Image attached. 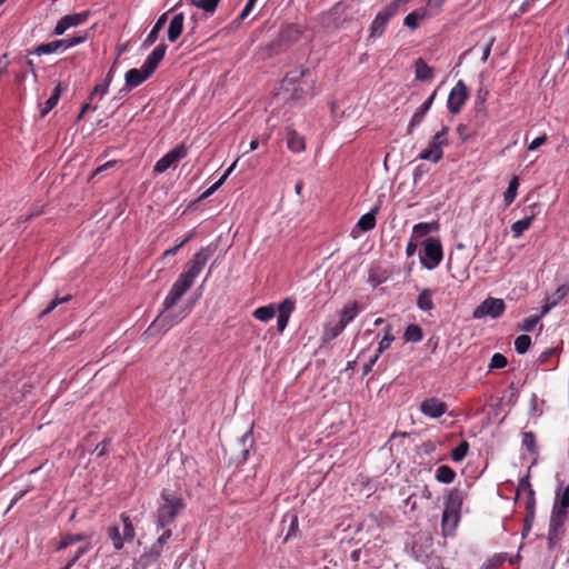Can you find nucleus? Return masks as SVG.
Listing matches in <instances>:
<instances>
[{
  "label": "nucleus",
  "mask_w": 569,
  "mask_h": 569,
  "mask_svg": "<svg viewBox=\"0 0 569 569\" xmlns=\"http://www.w3.org/2000/svg\"><path fill=\"white\" fill-rule=\"evenodd\" d=\"M309 74V69L302 67L287 73L281 82V88L288 94V99L300 100L312 91L313 80L306 79Z\"/></svg>",
  "instance_id": "f257e3e1"
},
{
  "label": "nucleus",
  "mask_w": 569,
  "mask_h": 569,
  "mask_svg": "<svg viewBox=\"0 0 569 569\" xmlns=\"http://www.w3.org/2000/svg\"><path fill=\"white\" fill-rule=\"evenodd\" d=\"M463 493L459 489H452L446 500L442 513V532L445 536L451 535L460 520V510L463 502Z\"/></svg>",
  "instance_id": "f03ea898"
},
{
  "label": "nucleus",
  "mask_w": 569,
  "mask_h": 569,
  "mask_svg": "<svg viewBox=\"0 0 569 569\" xmlns=\"http://www.w3.org/2000/svg\"><path fill=\"white\" fill-rule=\"evenodd\" d=\"M184 506L181 497L164 489L160 495V505L157 510L158 525L162 528L170 525Z\"/></svg>",
  "instance_id": "7ed1b4c3"
},
{
  "label": "nucleus",
  "mask_w": 569,
  "mask_h": 569,
  "mask_svg": "<svg viewBox=\"0 0 569 569\" xmlns=\"http://www.w3.org/2000/svg\"><path fill=\"white\" fill-rule=\"evenodd\" d=\"M448 131L449 129L443 127L439 132H437L430 140L428 147L420 152L419 158L435 163L440 161L443 156L442 147L448 144Z\"/></svg>",
  "instance_id": "20e7f679"
},
{
  "label": "nucleus",
  "mask_w": 569,
  "mask_h": 569,
  "mask_svg": "<svg viewBox=\"0 0 569 569\" xmlns=\"http://www.w3.org/2000/svg\"><path fill=\"white\" fill-rule=\"evenodd\" d=\"M423 257L421 263L425 268L435 269L442 260V246L439 239L428 238L425 242Z\"/></svg>",
  "instance_id": "39448f33"
},
{
  "label": "nucleus",
  "mask_w": 569,
  "mask_h": 569,
  "mask_svg": "<svg viewBox=\"0 0 569 569\" xmlns=\"http://www.w3.org/2000/svg\"><path fill=\"white\" fill-rule=\"evenodd\" d=\"M506 309L505 301L498 298H487L475 310L473 318L481 319L483 317L498 318Z\"/></svg>",
  "instance_id": "423d86ee"
},
{
  "label": "nucleus",
  "mask_w": 569,
  "mask_h": 569,
  "mask_svg": "<svg viewBox=\"0 0 569 569\" xmlns=\"http://www.w3.org/2000/svg\"><path fill=\"white\" fill-rule=\"evenodd\" d=\"M349 6L345 2H337L330 10L321 16V21L326 27L340 28L345 22L349 21L346 16Z\"/></svg>",
  "instance_id": "0eeeda50"
},
{
  "label": "nucleus",
  "mask_w": 569,
  "mask_h": 569,
  "mask_svg": "<svg viewBox=\"0 0 569 569\" xmlns=\"http://www.w3.org/2000/svg\"><path fill=\"white\" fill-rule=\"evenodd\" d=\"M212 252L213 251L210 247L200 249L190 260L188 270L182 273L184 278L193 282V280L199 276V273L208 262Z\"/></svg>",
  "instance_id": "6e6552de"
},
{
  "label": "nucleus",
  "mask_w": 569,
  "mask_h": 569,
  "mask_svg": "<svg viewBox=\"0 0 569 569\" xmlns=\"http://www.w3.org/2000/svg\"><path fill=\"white\" fill-rule=\"evenodd\" d=\"M396 4H388L375 18L370 27L369 39L379 38L383 34L389 20L397 13Z\"/></svg>",
  "instance_id": "1a4fd4ad"
},
{
  "label": "nucleus",
  "mask_w": 569,
  "mask_h": 569,
  "mask_svg": "<svg viewBox=\"0 0 569 569\" xmlns=\"http://www.w3.org/2000/svg\"><path fill=\"white\" fill-rule=\"evenodd\" d=\"M193 282L184 278L183 274H180L178 280L173 283L170 292L164 299L163 306L164 310L171 309L177 302L181 299V297L190 289Z\"/></svg>",
  "instance_id": "9d476101"
},
{
  "label": "nucleus",
  "mask_w": 569,
  "mask_h": 569,
  "mask_svg": "<svg viewBox=\"0 0 569 569\" xmlns=\"http://www.w3.org/2000/svg\"><path fill=\"white\" fill-rule=\"evenodd\" d=\"M193 282L184 278L183 274H180L178 280L173 283L170 292L164 299L163 306L164 310L171 309L177 302L181 299V297L190 289Z\"/></svg>",
  "instance_id": "9b49d317"
},
{
  "label": "nucleus",
  "mask_w": 569,
  "mask_h": 569,
  "mask_svg": "<svg viewBox=\"0 0 569 569\" xmlns=\"http://www.w3.org/2000/svg\"><path fill=\"white\" fill-rule=\"evenodd\" d=\"M193 282L184 278L183 274H180L178 280L173 283L170 292L164 299L163 306L164 310L171 309L177 302L181 299V297L190 289Z\"/></svg>",
  "instance_id": "f8f14e48"
},
{
  "label": "nucleus",
  "mask_w": 569,
  "mask_h": 569,
  "mask_svg": "<svg viewBox=\"0 0 569 569\" xmlns=\"http://www.w3.org/2000/svg\"><path fill=\"white\" fill-rule=\"evenodd\" d=\"M193 282L184 278L183 274H180L178 280L173 283L170 292L164 299L163 306L164 310L171 309L177 302L181 299V297L190 289Z\"/></svg>",
  "instance_id": "ddd939ff"
},
{
  "label": "nucleus",
  "mask_w": 569,
  "mask_h": 569,
  "mask_svg": "<svg viewBox=\"0 0 569 569\" xmlns=\"http://www.w3.org/2000/svg\"><path fill=\"white\" fill-rule=\"evenodd\" d=\"M468 98V89L462 80H459L448 97V109L451 113H458Z\"/></svg>",
  "instance_id": "4468645a"
},
{
  "label": "nucleus",
  "mask_w": 569,
  "mask_h": 569,
  "mask_svg": "<svg viewBox=\"0 0 569 569\" xmlns=\"http://www.w3.org/2000/svg\"><path fill=\"white\" fill-rule=\"evenodd\" d=\"M187 156V147L182 143L169 151L161 159H159L154 166V172L162 173L169 169L172 164L181 160Z\"/></svg>",
  "instance_id": "2eb2a0df"
},
{
  "label": "nucleus",
  "mask_w": 569,
  "mask_h": 569,
  "mask_svg": "<svg viewBox=\"0 0 569 569\" xmlns=\"http://www.w3.org/2000/svg\"><path fill=\"white\" fill-rule=\"evenodd\" d=\"M447 403L436 397L427 398L420 405V411L430 418H439L447 412Z\"/></svg>",
  "instance_id": "dca6fc26"
},
{
  "label": "nucleus",
  "mask_w": 569,
  "mask_h": 569,
  "mask_svg": "<svg viewBox=\"0 0 569 569\" xmlns=\"http://www.w3.org/2000/svg\"><path fill=\"white\" fill-rule=\"evenodd\" d=\"M151 74L152 72L148 71L144 64L141 69H130L126 73V86L128 88H136L146 81Z\"/></svg>",
  "instance_id": "f3484780"
},
{
  "label": "nucleus",
  "mask_w": 569,
  "mask_h": 569,
  "mask_svg": "<svg viewBox=\"0 0 569 569\" xmlns=\"http://www.w3.org/2000/svg\"><path fill=\"white\" fill-rule=\"evenodd\" d=\"M435 96H436V92H433L419 108L418 110L413 113L410 122H409V126H408V133H412V130L416 126H418L425 118V114L428 112V110L430 109L432 102H433V99H435Z\"/></svg>",
  "instance_id": "a211bd4d"
},
{
  "label": "nucleus",
  "mask_w": 569,
  "mask_h": 569,
  "mask_svg": "<svg viewBox=\"0 0 569 569\" xmlns=\"http://www.w3.org/2000/svg\"><path fill=\"white\" fill-rule=\"evenodd\" d=\"M567 295H569V282L560 286L551 298H547L546 303L542 307L541 316L549 312L558 302H560Z\"/></svg>",
  "instance_id": "6ab92c4d"
},
{
  "label": "nucleus",
  "mask_w": 569,
  "mask_h": 569,
  "mask_svg": "<svg viewBox=\"0 0 569 569\" xmlns=\"http://www.w3.org/2000/svg\"><path fill=\"white\" fill-rule=\"evenodd\" d=\"M166 50L167 46L164 43H160L153 49L144 62V67L148 69V71L153 73L159 62L163 59Z\"/></svg>",
  "instance_id": "aec40b11"
},
{
  "label": "nucleus",
  "mask_w": 569,
  "mask_h": 569,
  "mask_svg": "<svg viewBox=\"0 0 569 569\" xmlns=\"http://www.w3.org/2000/svg\"><path fill=\"white\" fill-rule=\"evenodd\" d=\"M567 515V508H560L559 505L553 503L549 527H551L553 530H559L565 525Z\"/></svg>",
  "instance_id": "412c9836"
},
{
  "label": "nucleus",
  "mask_w": 569,
  "mask_h": 569,
  "mask_svg": "<svg viewBox=\"0 0 569 569\" xmlns=\"http://www.w3.org/2000/svg\"><path fill=\"white\" fill-rule=\"evenodd\" d=\"M184 17L182 13L176 14L168 28V40L174 42L182 33Z\"/></svg>",
  "instance_id": "4be33fe9"
},
{
  "label": "nucleus",
  "mask_w": 569,
  "mask_h": 569,
  "mask_svg": "<svg viewBox=\"0 0 569 569\" xmlns=\"http://www.w3.org/2000/svg\"><path fill=\"white\" fill-rule=\"evenodd\" d=\"M287 144L292 152H301L306 148L303 137L299 136L295 130L288 129L287 131Z\"/></svg>",
  "instance_id": "5701e85b"
},
{
  "label": "nucleus",
  "mask_w": 569,
  "mask_h": 569,
  "mask_svg": "<svg viewBox=\"0 0 569 569\" xmlns=\"http://www.w3.org/2000/svg\"><path fill=\"white\" fill-rule=\"evenodd\" d=\"M166 22H167V13H163L159 17L156 24L153 26V28L149 32L148 37L143 41L142 48H144V49L149 48L157 41L158 34L161 31V29L163 28V26L166 24Z\"/></svg>",
  "instance_id": "b1692460"
},
{
  "label": "nucleus",
  "mask_w": 569,
  "mask_h": 569,
  "mask_svg": "<svg viewBox=\"0 0 569 569\" xmlns=\"http://www.w3.org/2000/svg\"><path fill=\"white\" fill-rule=\"evenodd\" d=\"M416 78L420 81H429L433 77V70L423 59H418L415 63Z\"/></svg>",
  "instance_id": "393cba45"
},
{
  "label": "nucleus",
  "mask_w": 569,
  "mask_h": 569,
  "mask_svg": "<svg viewBox=\"0 0 569 569\" xmlns=\"http://www.w3.org/2000/svg\"><path fill=\"white\" fill-rule=\"evenodd\" d=\"M536 512V499L535 491L528 485L527 501H526V522L529 525L533 523Z\"/></svg>",
  "instance_id": "a878e982"
},
{
  "label": "nucleus",
  "mask_w": 569,
  "mask_h": 569,
  "mask_svg": "<svg viewBox=\"0 0 569 569\" xmlns=\"http://www.w3.org/2000/svg\"><path fill=\"white\" fill-rule=\"evenodd\" d=\"M359 311H360V307H359L358 302L353 301V302L347 303L340 312L339 320L345 326H347L350 321H352L355 319V317L358 315Z\"/></svg>",
  "instance_id": "bb28decb"
},
{
  "label": "nucleus",
  "mask_w": 569,
  "mask_h": 569,
  "mask_svg": "<svg viewBox=\"0 0 569 569\" xmlns=\"http://www.w3.org/2000/svg\"><path fill=\"white\" fill-rule=\"evenodd\" d=\"M439 230V223L437 221L432 222H421L413 227L412 233L417 238L425 237L433 231Z\"/></svg>",
  "instance_id": "cd10ccee"
},
{
  "label": "nucleus",
  "mask_w": 569,
  "mask_h": 569,
  "mask_svg": "<svg viewBox=\"0 0 569 569\" xmlns=\"http://www.w3.org/2000/svg\"><path fill=\"white\" fill-rule=\"evenodd\" d=\"M177 322V319L169 313H160L154 322L149 327L148 331H150L153 327H159L160 329L167 331Z\"/></svg>",
  "instance_id": "c85d7f7f"
},
{
  "label": "nucleus",
  "mask_w": 569,
  "mask_h": 569,
  "mask_svg": "<svg viewBox=\"0 0 569 569\" xmlns=\"http://www.w3.org/2000/svg\"><path fill=\"white\" fill-rule=\"evenodd\" d=\"M429 14L430 13L428 12V9H423L421 11H413L405 18L403 23L410 29H416L419 26V22Z\"/></svg>",
  "instance_id": "c756f323"
},
{
  "label": "nucleus",
  "mask_w": 569,
  "mask_h": 569,
  "mask_svg": "<svg viewBox=\"0 0 569 569\" xmlns=\"http://www.w3.org/2000/svg\"><path fill=\"white\" fill-rule=\"evenodd\" d=\"M61 92H62V87L59 83L54 88L51 97L44 102V107L41 109V117H44L47 113H49L57 106V103H58V101L60 99Z\"/></svg>",
  "instance_id": "7c9ffc66"
},
{
  "label": "nucleus",
  "mask_w": 569,
  "mask_h": 569,
  "mask_svg": "<svg viewBox=\"0 0 569 569\" xmlns=\"http://www.w3.org/2000/svg\"><path fill=\"white\" fill-rule=\"evenodd\" d=\"M377 211H378V208H375L370 212L363 214L358 221V227L363 231H369V230L373 229L376 226Z\"/></svg>",
  "instance_id": "2f4dec72"
},
{
  "label": "nucleus",
  "mask_w": 569,
  "mask_h": 569,
  "mask_svg": "<svg viewBox=\"0 0 569 569\" xmlns=\"http://www.w3.org/2000/svg\"><path fill=\"white\" fill-rule=\"evenodd\" d=\"M455 477L456 472L449 466H440L436 471V479L442 483H451Z\"/></svg>",
  "instance_id": "473e14b6"
},
{
  "label": "nucleus",
  "mask_w": 569,
  "mask_h": 569,
  "mask_svg": "<svg viewBox=\"0 0 569 569\" xmlns=\"http://www.w3.org/2000/svg\"><path fill=\"white\" fill-rule=\"evenodd\" d=\"M518 187H519V179H518V177L515 176L510 180L509 186L503 193V200H505L506 206L511 204L513 202V200L516 199Z\"/></svg>",
  "instance_id": "72a5a7b5"
},
{
  "label": "nucleus",
  "mask_w": 569,
  "mask_h": 569,
  "mask_svg": "<svg viewBox=\"0 0 569 569\" xmlns=\"http://www.w3.org/2000/svg\"><path fill=\"white\" fill-rule=\"evenodd\" d=\"M276 315V307L273 305L260 307L254 310L253 317L260 321H269Z\"/></svg>",
  "instance_id": "f704fd0d"
},
{
  "label": "nucleus",
  "mask_w": 569,
  "mask_h": 569,
  "mask_svg": "<svg viewBox=\"0 0 569 569\" xmlns=\"http://www.w3.org/2000/svg\"><path fill=\"white\" fill-rule=\"evenodd\" d=\"M417 305L421 310H431L433 308L432 292L429 289L421 291L418 297Z\"/></svg>",
  "instance_id": "c9c22d12"
},
{
  "label": "nucleus",
  "mask_w": 569,
  "mask_h": 569,
  "mask_svg": "<svg viewBox=\"0 0 569 569\" xmlns=\"http://www.w3.org/2000/svg\"><path fill=\"white\" fill-rule=\"evenodd\" d=\"M121 521L123 523V539H126L127 542H131L136 536L134 527L131 522V519L128 515L122 513Z\"/></svg>",
  "instance_id": "e433bc0d"
},
{
  "label": "nucleus",
  "mask_w": 569,
  "mask_h": 569,
  "mask_svg": "<svg viewBox=\"0 0 569 569\" xmlns=\"http://www.w3.org/2000/svg\"><path fill=\"white\" fill-rule=\"evenodd\" d=\"M533 220V216L523 218L512 223L511 230L516 238L520 237L530 226Z\"/></svg>",
  "instance_id": "4c0bfd02"
},
{
  "label": "nucleus",
  "mask_w": 569,
  "mask_h": 569,
  "mask_svg": "<svg viewBox=\"0 0 569 569\" xmlns=\"http://www.w3.org/2000/svg\"><path fill=\"white\" fill-rule=\"evenodd\" d=\"M108 537L112 541L116 550L122 549L123 543L127 542L126 539H123V535H120V530L117 526H112L108 529Z\"/></svg>",
  "instance_id": "58836bf2"
},
{
  "label": "nucleus",
  "mask_w": 569,
  "mask_h": 569,
  "mask_svg": "<svg viewBox=\"0 0 569 569\" xmlns=\"http://www.w3.org/2000/svg\"><path fill=\"white\" fill-rule=\"evenodd\" d=\"M62 46H63V42H61L60 40L52 41L49 43H42L34 49L33 53H36L38 56L49 54V53L54 52L59 48H62Z\"/></svg>",
  "instance_id": "ea45409f"
},
{
  "label": "nucleus",
  "mask_w": 569,
  "mask_h": 569,
  "mask_svg": "<svg viewBox=\"0 0 569 569\" xmlns=\"http://www.w3.org/2000/svg\"><path fill=\"white\" fill-rule=\"evenodd\" d=\"M87 537L82 533H76V535L69 533L61 538V540L59 541V543L57 546V550H62L76 542L84 540Z\"/></svg>",
  "instance_id": "a19ab883"
},
{
  "label": "nucleus",
  "mask_w": 569,
  "mask_h": 569,
  "mask_svg": "<svg viewBox=\"0 0 569 569\" xmlns=\"http://www.w3.org/2000/svg\"><path fill=\"white\" fill-rule=\"evenodd\" d=\"M407 341L418 342L422 339V330L418 325H409L405 331Z\"/></svg>",
  "instance_id": "79ce46f5"
},
{
  "label": "nucleus",
  "mask_w": 569,
  "mask_h": 569,
  "mask_svg": "<svg viewBox=\"0 0 569 569\" xmlns=\"http://www.w3.org/2000/svg\"><path fill=\"white\" fill-rule=\"evenodd\" d=\"M531 346V338L527 335H521L515 340V349L519 355L526 353Z\"/></svg>",
  "instance_id": "37998d69"
},
{
  "label": "nucleus",
  "mask_w": 569,
  "mask_h": 569,
  "mask_svg": "<svg viewBox=\"0 0 569 569\" xmlns=\"http://www.w3.org/2000/svg\"><path fill=\"white\" fill-rule=\"evenodd\" d=\"M469 450V443L463 440L451 451V459L455 462L462 461L465 457L467 456Z\"/></svg>",
  "instance_id": "c03bdc74"
},
{
  "label": "nucleus",
  "mask_w": 569,
  "mask_h": 569,
  "mask_svg": "<svg viewBox=\"0 0 569 569\" xmlns=\"http://www.w3.org/2000/svg\"><path fill=\"white\" fill-rule=\"evenodd\" d=\"M88 16H89V12L84 11V12H80V13L64 16L63 19H64V22L68 26V28H70V27L79 26L82 22H84L87 20Z\"/></svg>",
  "instance_id": "a18cd8bd"
},
{
  "label": "nucleus",
  "mask_w": 569,
  "mask_h": 569,
  "mask_svg": "<svg viewBox=\"0 0 569 569\" xmlns=\"http://www.w3.org/2000/svg\"><path fill=\"white\" fill-rule=\"evenodd\" d=\"M345 328H346V326L340 320L332 326H330V325L327 326L326 330H325L326 339H329V340L335 339L343 331Z\"/></svg>",
  "instance_id": "49530a36"
},
{
  "label": "nucleus",
  "mask_w": 569,
  "mask_h": 569,
  "mask_svg": "<svg viewBox=\"0 0 569 569\" xmlns=\"http://www.w3.org/2000/svg\"><path fill=\"white\" fill-rule=\"evenodd\" d=\"M507 365H508V360L502 353H495L491 357V360L489 363V371H492L495 369H502Z\"/></svg>",
  "instance_id": "de8ad7c7"
},
{
  "label": "nucleus",
  "mask_w": 569,
  "mask_h": 569,
  "mask_svg": "<svg viewBox=\"0 0 569 569\" xmlns=\"http://www.w3.org/2000/svg\"><path fill=\"white\" fill-rule=\"evenodd\" d=\"M220 0H192V4L204 10L206 12H213Z\"/></svg>",
  "instance_id": "09e8293b"
},
{
  "label": "nucleus",
  "mask_w": 569,
  "mask_h": 569,
  "mask_svg": "<svg viewBox=\"0 0 569 569\" xmlns=\"http://www.w3.org/2000/svg\"><path fill=\"white\" fill-rule=\"evenodd\" d=\"M522 445L528 449V451H530L531 453H536L537 446L535 433L531 431L525 432L522 436Z\"/></svg>",
  "instance_id": "8fccbe9b"
},
{
  "label": "nucleus",
  "mask_w": 569,
  "mask_h": 569,
  "mask_svg": "<svg viewBox=\"0 0 569 569\" xmlns=\"http://www.w3.org/2000/svg\"><path fill=\"white\" fill-rule=\"evenodd\" d=\"M171 530L167 529L158 538L157 542L153 545L151 551L158 557L161 552L163 545L170 539Z\"/></svg>",
  "instance_id": "3c124183"
},
{
  "label": "nucleus",
  "mask_w": 569,
  "mask_h": 569,
  "mask_svg": "<svg viewBox=\"0 0 569 569\" xmlns=\"http://www.w3.org/2000/svg\"><path fill=\"white\" fill-rule=\"evenodd\" d=\"M295 301L290 298H286L279 306L276 308L280 315H287L290 317L291 312L295 310Z\"/></svg>",
  "instance_id": "603ef678"
},
{
  "label": "nucleus",
  "mask_w": 569,
  "mask_h": 569,
  "mask_svg": "<svg viewBox=\"0 0 569 569\" xmlns=\"http://www.w3.org/2000/svg\"><path fill=\"white\" fill-rule=\"evenodd\" d=\"M300 36V30L297 26H288L281 31V37L286 40H297Z\"/></svg>",
  "instance_id": "864d4df0"
},
{
  "label": "nucleus",
  "mask_w": 569,
  "mask_h": 569,
  "mask_svg": "<svg viewBox=\"0 0 569 569\" xmlns=\"http://www.w3.org/2000/svg\"><path fill=\"white\" fill-rule=\"evenodd\" d=\"M541 317H542V316L540 315V316H532V317H528V318H526V319L521 322V325H519L520 330H522V331H528V332H529V331H532V330H533V328H535V326L539 322V320H540V318H541Z\"/></svg>",
  "instance_id": "5fc2aeb1"
},
{
  "label": "nucleus",
  "mask_w": 569,
  "mask_h": 569,
  "mask_svg": "<svg viewBox=\"0 0 569 569\" xmlns=\"http://www.w3.org/2000/svg\"><path fill=\"white\" fill-rule=\"evenodd\" d=\"M87 40V32H84L81 36L72 37V38H66L61 39L60 41L63 42L62 48H71L79 43H82Z\"/></svg>",
  "instance_id": "6e6d98bb"
},
{
  "label": "nucleus",
  "mask_w": 569,
  "mask_h": 569,
  "mask_svg": "<svg viewBox=\"0 0 569 569\" xmlns=\"http://www.w3.org/2000/svg\"><path fill=\"white\" fill-rule=\"evenodd\" d=\"M299 522L298 517L296 515H292L290 518V526L289 530L284 537V542L289 541L291 538L296 537V533L298 531Z\"/></svg>",
  "instance_id": "4d7b16f0"
},
{
  "label": "nucleus",
  "mask_w": 569,
  "mask_h": 569,
  "mask_svg": "<svg viewBox=\"0 0 569 569\" xmlns=\"http://www.w3.org/2000/svg\"><path fill=\"white\" fill-rule=\"evenodd\" d=\"M555 503L559 505L560 508H569V485L565 488L562 493L557 496Z\"/></svg>",
  "instance_id": "13d9d810"
},
{
  "label": "nucleus",
  "mask_w": 569,
  "mask_h": 569,
  "mask_svg": "<svg viewBox=\"0 0 569 569\" xmlns=\"http://www.w3.org/2000/svg\"><path fill=\"white\" fill-rule=\"evenodd\" d=\"M70 296H66L61 299H54L52 300L49 306L41 312V317L49 315L56 307H58L62 302H67L70 300Z\"/></svg>",
  "instance_id": "bf43d9fd"
},
{
  "label": "nucleus",
  "mask_w": 569,
  "mask_h": 569,
  "mask_svg": "<svg viewBox=\"0 0 569 569\" xmlns=\"http://www.w3.org/2000/svg\"><path fill=\"white\" fill-rule=\"evenodd\" d=\"M70 296H66L61 299H54L52 300L49 306L41 312V317L49 315L56 307H58L62 302H67L70 300Z\"/></svg>",
  "instance_id": "052dcab7"
},
{
  "label": "nucleus",
  "mask_w": 569,
  "mask_h": 569,
  "mask_svg": "<svg viewBox=\"0 0 569 569\" xmlns=\"http://www.w3.org/2000/svg\"><path fill=\"white\" fill-rule=\"evenodd\" d=\"M70 296H66L61 299H54L52 300L49 306L41 312V317L49 315L56 307H58L62 302H67L70 300Z\"/></svg>",
  "instance_id": "680f3d73"
},
{
  "label": "nucleus",
  "mask_w": 569,
  "mask_h": 569,
  "mask_svg": "<svg viewBox=\"0 0 569 569\" xmlns=\"http://www.w3.org/2000/svg\"><path fill=\"white\" fill-rule=\"evenodd\" d=\"M70 296H66L61 299H54L52 300L49 306L41 312V317L49 315L56 307H58L62 302H67L70 300Z\"/></svg>",
  "instance_id": "e2e57ef3"
},
{
  "label": "nucleus",
  "mask_w": 569,
  "mask_h": 569,
  "mask_svg": "<svg viewBox=\"0 0 569 569\" xmlns=\"http://www.w3.org/2000/svg\"><path fill=\"white\" fill-rule=\"evenodd\" d=\"M445 1L446 0H427V9L435 13H438L441 10Z\"/></svg>",
  "instance_id": "0e129e2a"
},
{
  "label": "nucleus",
  "mask_w": 569,
  "mask_h": 569,
  "mask_svg": "<svg viewBox=\"0 0 569 569\" xmlns=\"http://www.w3.org/2000/svg\"><path fill=\"white\" fill-rule=\"evenodd\" d=\"M110 443V440H103L102 442L98 443L96 448L93 449V453L97 455V457H102L107 453L108 446Z\"/></svg>",
  "instance_id": "69168bd1"
},
{
  "label": "nucleus",
  "mask_w": 569,
  "mask_h": 569,
  "mask_svg": "<svg viewBox=\"0 0 569 569\" xmlns=\"http://www.w3.org/2000/svg\"><path fill=\"white\" fill-rule=\"evenodd\" d=\"M256 1L257 0H248L247 4L244 6V8L242 9V11L239 14V18H238L239 20H244L250 14V12L252 11V9L254 7Z\"/></svg>",
  "instance_id": "338daca9"
},
{
  "label": "nucleus",
  "mask_w": 569,
  "mask_h": 569,
  "mask_svg": "<svg viewBox=\"0 0 569 569\" xmlns=\"http://www.w3.org/2000/svg\"><path fill=\"white\" fill-rule=\"evenodd\" d=\"M393 340V337L389 336L388 333L382 338V340L379 342L378 348V355L388 349Z\"/></svg>",
  "instance_id": "774afa93"
}]
</instances>
